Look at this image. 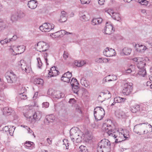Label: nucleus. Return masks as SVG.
<instances>
[{
	"label": "nucleus",
	"instance_id": "nucleus-1",
	"mask_svg": "<svg viewBox=\"0 0 152 152\" xmlns=\"http://www.w3.org/2000/svg\"><path fill=\"white\" fill-rule=\"evenodd\" d=\"M70 137L73 142L76 140L77 143L81 142L83 139L84 135L83 133L80 131L76 132L75 130L72 128L70 131Z\"/></svg>",
	"mask_w": 152,
	"mask_h": 152
},
{
	"label": "nucleus",
	"instance_id": "nucleus-2",
	"mask_svg": "<svg viewBox=\"0 0 152 152\" xmlns=\"http://www.w3.org/2000/svg\"><path fill=\"white\" fill-rule=\"evenodd\" d=\"M105 115V111L102 107H97L94 108V115L97 121L101 120L103 118Z\"/></svg>",
	"mask_w": 152,
	"mask_h": 152
},
{
	"label": "nucleus",
	"instance_id": "nucleus-3",
	"mask_svg": "<svg viewBox=\"0 0 152 152\" xmlns=\"http://www.w3.org/2000/svg\"><path fill=\"white\" fill-rule=\"evenodd\" d=\"M5 76L9 83H15L17 81V77L12 71L7 72Z\"/></svg>",
	"mask_w": 152,
	"mask_h": 152
},
{
	"label": "nucleus",
	"instance_id": "nucleus-4",
	"mask_svg": "<svg viewBox=\"0 0 152 152\" xmlns=\"http://www.w3.org/2000/svg\"><path fill=\"white\" fill-rule=\"evenodd\" d=\"M122 135L121 131L120 133L118 131L113 130L110 136L114 137L115 139V143H117L124 140L122 139V137H123Z\"/></svg>",
	"mask_w": 152,
	"mask_h": 152
},
{
	"label": "nucleus",
	"instance_id": "nucleus-5",
	"mask_svg": "<svg viewBox=\"0 0 152 152\" xmlns=\"http://www.w3.org/2000/svg\"><path fill=\"white\" fill-rule=\"evenodd\" d=\"M133 84L131 83H125L122 90L123 94L126 95H129L132 92L133 90Z\"/></svg>",
	"mask_w": 152,
	"mask_h": 152
},
{
	"label": "nucleus",
	"instance_id": "nucleus-6",
	"mask_svg": "<svg viewBox=\"0 0 152 152\" xmlns=\"http://www.w3.org/2000/svg\"><path fill=\"white\" fill-rule=\"evenodd\" d=\"M54 27V25L53 23H45L39 27V29L42 32H48Z\"/></svg>",
	"mask_w": 152,
	"mask_h": 152
},
{
	"label": "nucleus",
	"instance_id": "nucleus-7",
	"mask_svg": "<svg viewBox=\"0 0 152 152\" xmlns=\"http://www.w3.org/2000/svg\"><path fill=\"white\" fill-rule=\"evenodd\" d=\"M49 48L48 44L43 41L38 42L37 45V48L38 51L41 52L47 51Z\"/></svg>",
	"mask_w": 152,
	"mask_h": 152
},
{
	"label": "nucleus",
	"instance_id": "nucleus-8",
	"mask_svg": "<svg viewBox=\"0 0 152 152\" xmlns=\"http://www.w3.org/2000/svg\"><path fill=\"white\" fill-rule=\"evenodd\" d=\"M18 65L20 67L23 72L27 73H29L31 67L24 60H21L18 63Z\"/></svg>",
	"mask_w": 152,
	"mask_h": 152
},
{
	"label": "nucleus",
	"instance_id": "nucleus-9",
	"mask_svg": "<svg viewBox=\"0 0 152 152\" xmlns=\"http://www.w3.org/2000/svg\"><path fill=\"white\" fill-rule=\"evenodd\" d=\"M98 145L104 149H105V148H110V143L108 140L104 139L102 140L98 143Z\"/></svg>",
	"mask_w": 152,
	"mask_h": 152
},
{
	"label": "nucleus",
	"instance_id": "nucleus-10",
	"mask_svg": "<svg viewBox=\"0 0 152 152\" xmlns=\"http://www.w3.org/2000/svg\"><path fill=\"white\" fill-rule=\"evenodd\" d=\"M102 129L103 131L106 132L109 136H110L113 131V130L112 129L111 126L106 123L103 124Z\"/></svg>",
	"mask_w": 152,
	"mask_h": 152
},
{
	"label": "nucleus",
	"instance_id": "nucleus-11",
	"mask_svg": "<svg viewBox=\"0 0 152 152\" xmlns=\"http://www.w3.org/2000/svg\"><path fill=\"white\" fill-rule=\"evenodd\" d=\"M103 53L105 56L110 57L115 55L116 53L114 49L106 48L103 51Z\"/></svg>",
	"mask_w": 152,
	"mask_h": 152
},
{
	"label": "nucleus",
	"instance_id": "nucleus-12",
	"mask_svg": "<svg viewBox=\"0 0 152 152\" xmlns=\"http://www.w3.org/2000/svg\"><path fill=\"white\" fill-rule=\"evenodd\" d=\"M104 31L105 34L109 35L111 34L114 31L113 25L111 23H107Z\"/></svg>",
	"mask_w": 152,
	"mask_h": 152
},
{
	"label": "nucleus",
	"instance_id": "nucleus-13",
	"mask_svg": "<svg viewBox=\"0 0 152 152\" xmlns=\"http://www.w3.org/2000/svg\"><path fill=\"white\" fill-rule=\"evenodd\" d=\"M142 124H139L135 126L134 128V131L139 134H143V130Z\"/></svg>",
	"mask_w": 152,
	"mask_h": 152
},
{
	"label": "nucleus",
	"instance_id": "nucleus-14",
	"mask_svg": "<svg viewBox=\"0 0 152 152\" xmlns=\"http://www.w3.org/2000/svg\"><path fill=\"white\" fill-rule=\"evenodd\" d=\"M143 134H147L152 131V126L148 123L142 124Z\"/></svg>",
	"mask_w": 152,
	"mask_h": 152
},
{
	"label": "nucleus",
	"instance_id": "nucleus-15",
	"mask_svg": "<svg viewBox=\"0 0 152 152\" xmlns=\"http://www.w3.org/2000/svg\"><path fill=\"white\" fill-rule=\"evenodd\" d=\"M72 76V73L68 71L64 74L61 77V80L64 82L68 83L69 82Z\"/></svg>",
	"mask_w": 152,
	"mask_h": 152
},
{
	"label": "nucleus",
	"instance_id": "nucleus-16",
	"mask_svg": "<svg viewBox=\"0 0 152 152\" xmlns=\"http://www.w3.org/2000/svg\"><path fill=\"white\" fill-rule=\"evenodd\" d=\"M126 99L124 98L116 96L114 98V102L111 104V106H117L118 103L124 102Z\"/></svg>",
	"mask_w": 152,
	"mask_h": 152
},
{
	"label": "nucleus",
	"instance_id": "nucleus-17",
	"mask_svg": "<svg viewBox=\"0 0 152 152\" xmlns=\"http://www.w3.org/2000/svg\"><path fill=\"white\" fill-rule=\"evenodd\" d=\"M59 71L56 69L55 66L52 67L50 68V71L48 73V77H51L56 76L59 74Z\"/></svg>",
	"mask_w": 152,
	"mask_h": 152
},
{
	"label": "nucleus",
	"instance_id": "nucleus-18",
	"mask_svg": "<svg viewBox=\"0 0 152 152\" xmlns=\"http://www.w3.org/2000/svg\"><path fill=\"white\" fill-rule=\"evenodd\" d=\"M136 51L138 53H142L145 52L146 49H147V48L145 46L140 44L136 45H135Z\"/></svg>",
	"mask_w": 152,
	"mask_h": 152
},
{
	"label": "nucleus",
	"instance_id": "nucleus-19",
	"mask_svg": "<svg viewBox=\"0 0 152 152\" xmlns=\"http://www.w3.org/2000/svg\"><path fill=\"white\" fill-rule=\"evenodd\" d=\"M2 111L3 115H9L11 114L13 112V110L10 107H5L3 108Z\"/></svg>",
	"mask_w": 152,
	"mask_h": 152
},
{
	"label": "nucleus",
	"instance_id": "nucleus-20",
	"mask_svg": "<svg viewBox=\"0 0 152 152\" xmlns=\"http://www.w3.org/2000/svg\"><path fill=\"white\" fill-rule=\"evenodd\" d=\"M37 1L36 0H31L29 1L28 3V7L31 9H35L37 5Z\"/></svg>",
	"mask_w": 152,
	"mask_h": 152
},
{
	"label": "nucleus",
	"instance_id": "nucleus-21",
	"mask_svg": "<svg viewBox=\"0 0 152 152\" xmlns=\"http://www.w3.org/2000/svg\"><path fill=\"white\" fill-rule=\"evenodd\" d=\"M117 79V77L115 75H109L105 77L103 79L105 82L115 80Z\"/></svg>",
	"mask_w": 152,
	"mask_h": 152
},
{
	"label": "nucleus",
	"instance_id": "nucleus-22",
	"mask_svg": "<svg viewBox=\"0 0 152 152\" xmlns=\"http://www.w3.org/2000/svg\"><path fill=\"white\" fill-rule=\"evenodd\" d=\"M102 19L101 18H93L91 21V23L93 26L99 25L102 23Z\"/></svg>",
	"mask_w": 152,
	"mask_h": 152
},
{
	"label": "nucleus",
	"instance_id": "nucleus-23",
	"mask_svg": "<svg viewBox=\"0 0 152 152\" xmlns=\"http://www.w3.org/2000/svg\"><path fill=\"white\" fill-rule=\"evenodd\" d=\"M87 15H88L87 13L86 14L82 12H80L79 15L80 20L83 21H86L88 20L87 16Z\"/></svg>",
	"mask_w": 152,
	"mask_h": 152
},
{
	"label": "nucleus",
	"instance_id": "nucleus-24",
	"mask_svg": "<svg viewBox=\"0 0 152 152\" xmlns=\"http://www.w3.org/2000/svg\"><path fill=\"white\" fill-rule=\"evenodd\" d=\"M115 116L118 118H123L125 116V113L121 110H117L115 111Z\"/></svg>",
	"mask_w": 152,
	"mask_h": 152
},
{
	"label": "nucleus",
	"instance_id": "nucleus-25",
	"mask_svg": "<svg viewBox=\"0 0 152 152\" xmlns=\"http://www.w3.org/2000/svg\"><path fill=\"white\" fill-rule=\"evenodd\" d=\"M143 60L142 58H141L140 60L138 62L137 64V67L139 69H144L145 66L146 65V63H145V61Z\"/></svg>",
	"mask_w": 152,
	"mask_h": 152
},
{
	"label": "nucleus",
	"instance_id": "nucleus-26",
	"mask_svg": "<svg viewBox=\"0 0 152 152\" xmlns=\"http://www.w3.org/2000/svg\"><path fill=\"white\" fill-rule=\"evenodd\" d=\"M111 14V17L117 21H119L121 20V17L119 13L116 12H112Z\"/></svg>",
	"mask_w": 152,
	"mask_h": 152
},
{
	"label": "nucleus",
	"instance_id": "nucleus-27",
	"mask_svg": "<svg viewBox=\"0 0 152 152\" xmlns=\"http://www.w3.org/2000/svg\"><path fill=\"white\" fill-rule=\"evenodd\" d=\"M108 59L102 58H97L95 59V61L98 63H106L108 62Z\"/></svg>",
	"mask_w": 152,
	"mask_h": 152
},
{
	"label": "nucleus",
	"instance_id": "nucleus-28",
	"mask_svg": "<svg viewBox=\"0 0 152 152\" xmlns=\"http://www.w3.org/2000/svg\"><path fill=\"white\" fill-rule=\"evenodd\" d=\"M72 90L74 93L77 95H80V91L78 86H72Z\"/></svg>",
	"mask_w": 152,
	"mask_h": 152
},
{
	"label": "nucleus",
	"instance_id": "nucleus-29",
	"mask_svg": "<svg viewBox=\"0 0 152 152\" xmlns=\"http://www.w3.org/2000/svg\"><path fill=\"white\" fill-rule=\"evenodd\" d=\"M9 50L12 52H14L16 54H18V46H16L14 45H11L9 48Z\"/></svg>",
	"mask_w": 152,
	"mask_h": 152
},
{
	"label": "nucleus",
	"instance_id": "nucleus-30",
	"mask_svg": "<svg viewBox=\"0 0 152 152\" xmlns=\"http://www.w3.org/2000/svg\"><path fill=\"white\" fill-rule=\"evenodd\" d=\"M34 83L36 85H42L44 83V80L40 78H35L34 80Z\"/></svg>",
	"mask_w": 152,
	"mask_h": 152
},
{
	"label": "nucleus",
	"instance_id": "nucleus-31",
	"mask_svg": "<svg viewBox=\"0 0 152 152\" xmlns=\"http://www.w3.org/2000/svg\"><path fill=\"white\" fill-rule=\"evenodd\" d=\"M123 137L125 139L129 138V131L126 129L121 130Z\"/></svg>",
	"mask_w": 152,
	"mask_h": 152
},
{
	"label": "nucleus",
	"instance_id": "nucleus-32",
	"mask_svg": "<svg viewBox=\"0 0 152 152\" xmlns=\"http://www.w3.org/2000/svg\"><path fill=\"white\" fill-rule=\"evenodd\" d=\"M140 109V106L137 105L131 107L130 108V110L133 113H134L139 111Z\"/></svg>",
	"mask_w": 152,
	"mask_h": 152
},
{
	"label": "nucleus",
	"instance_id": "nucleus-33",
	"mask_svg": "<svg viewBox=\"0 0 152 152\" xmlns=\"http://www.w3.org/2000/svg\"><path fill=\"white\" fill-rule=\"evenodd\" d=\"M132 50L130 48H125L123 49V53L126 55H129L131 53Z\"/></svg>",
	"mask_w": 152,
	"mask_h": 152
},
{
	"label": "nucleus",
	"instance_id": "nucleus-34",
	"mask_svg": "<svg viewBox=\"0 0 152 152\" xmlns=\"http://www.w3.org/2000/svg\"><path fill=\"white\" fill-rule=\"evenodd\" d=\"M7 27L6 22L0 20V30L4 29Z\"/></svg>",
	"mask_w": 152,
	"mask_h": 152
},
{
	"label": "nucleus",
	"instance_id": "nucleus-35",
	"mask_svg": "<svg viewBox=\"0 0 152 152\" xmlns=\"http://www.w3.org/2000/svg\"><path fill=\"white\" fill-rule=\"evenodd\" d=\"M105 95L103 93L100 94L98 97V100L100 102H102L105 99Z\"/></svg>",
	"mask_w": 152,
	"mask_h": 152
},
{
	"label": "nucleus",
	"instance_id": "nucleus-36",
	"mask_svg": "<svg viewBox=\"0 0 152 152\" xmlns=\"http://www.w3.org/2000/svg\"><path fill=\"white\" fill-rule=\"evenodd\" d=\"M33 116L34 120L38 121L41 118V115L39 113L35 112L34 113Z\"/></svg>",
	"mask_w": 152,
	"mask_h": 152
},
{
	"label": "nucleus",
	"instance_id": "nucleus-37",
	"mask_svg": "<svg viewBox=\"0 0 152 152\" xmlns=\"http://www.w3.org/2000/svg\"><path fill=\"white\" fill-rule=\"evenodd\" d=\"M33 142L30 141H26V143L24 144L25 148L26 149H30L32 148L31 146Z\"/></svg>",
	"mask_w": 152,
	"mask_h": 152
},
{
	"label": "nucleus",
	"instance_id": "nucleus-38",
	"mask_svg": "<svg viewBox=\"0 0 152 152\" xmlns=\"http://www.w3.org/2000/svg\"><path fill=\"white\" fill-rule=\"evenodd\" d=\"M18 54H21L23 53L25 50V47L24 45L18 46Z\"/></svg>",
	"mask_w": 152,
	"mask_h": 152
},
{
	"label": "nucleus",
	"instance_id": "nucleus-39",
	"mask_svg": "<svg viewBox=\"0 0 152 152\" xmlns=\"http://www.w3.org/2000/svg\"><path fill=\"white\" fill-rule=\"evenodd\" d=\"M75 64L77 66L80 67L86 64V62L85 61H76L75 62Z\"/></svg>",
	"mask_w": 152,
	"mask_h": 152
},
{
	"label": "nucleus",
	"instance_id": "nucleus-40",
	"mask_svg": "<svg viewBox=\"0 0 152 152\" xmlns=\"http://www.w3.org/2000/svg\"><path fill=\"white\" fill-rule=\"evenodd\" d=\"M70 83L72 86H78L79 83L78 82L77 79L74 78H73L70 82Z\"/></svg>",
	"mask_w": 152,
	"mask_h": 152
},
{
	"label": "nucleus",
	"instance_id": "nucleus-41",
	"mask_svg": "<svg viewBox=\"0 0 152 152\" xmlns=\"http://www.w3.org/2000/svg\"><path fill=\"white\" fill-rule=\"evenodd\" d=\"M82 91V95L83 97H85L88 96H89V94L88 91L85 89H83Z\"/></svg>",
	"mask_w": 152,
	"mask_h": 152
},
{
	"label": "nucleus",
	"instance_id": "nucleus-42",
	"mask_svg": "<svg viewBox=\"0 0 152 152\" xmlns=\"http://www.w3.org/2000/svg\"><path fill=\"white\" fill-rule=\"evenodd\" d=\"M138 74L139 75L144 77L146 74V71L145 69H140Z\"/></svg>",
	"mask_w": 152,
	"mask_h": 152
},
{
	"label": "nucleus",
	"instance_id": "nucleus-43",
	"mask_svg": "<svg viewBox=\"0 0 152 152\" xmlns=\"http://www.w3.org/2000/svg\"><path fill=\"white\" fill-rule=\"evenodd\" d=\"M18 19L17 14L15 13L12 15L11 18V20L12 22H14L17 21Z\"/></svg>",
	"mask_w": 152,
	"mask_h": 152
},
{
	"label": "nucleus",
	"instance_id": "nucleus-44",
	"mask_svg": "<svg viewBox=\"0 0 152 152\" xmlns=\"http://www.w3.org/2000/svg\"><path fill=\"white\" fill-rule=\"evenodd\" d=\"M80 83L81 84L86 87H88V85L87 83V81L86 80L85 78H82L80 80Z\"/></svg>",
	"mask_w": 152,
	"mask_h": 152
},
{
	"label": "nucleus",
	"instance_id": "nucleus-45",
	"mask_svg": "<svg viewBox=\"0 0 152 152\" xmlns=\"http://www.w3.org/2000/svg\"><path fill=\"white\" fill-rule=\"evenodd\" d=\"M16 14H17L18 18H22L24 17L26 15L25 13L22 11L18 12Z\"/></svg>",
	"mask_w": 152,
	"mask_h": 152
},
{
	"label": "nucleus",
	"instance_id": "nucleus-46",
	"mask_svg": "<svg viewBox=\"0 0 152 152\" xmlns=\"http://www.w3.org/2000/svg\"><path fill=\"white\" fill-rule=\"evenodd\" d=\"M34 104H32L31 105H28L25 106V109H27L28 110H31L32 109L33 107L36 106V102L34 101H33Z\"/></svg>",
	"mask_w": 152,
	"mask_h": 152
},
{
	"label": "nucleus",
	"instance_id": "nucleus-47",
	"mask_svg": "<svg viewBox=\"0 0 152 152\" xmlns=\"http://www.w3.org/2000/svg\"><path fill=\"white\" fill-rule=\"evenodd\" d=\"M80 150L79 152H88L86 147L84 146L81 145L79 147Z\"/></svg>",
	"mask_w": 152,
	"mask_h": 152
},
{
	"label": "nucleus",
	"instance_id": "nucleus-48",
	"mask_svg": "<svg viewBox=\"0 0 152 152\" xmlns=\"http://www.w3.org/2000/svg\"><path fill=\"white\" fill-rule=\"evenodd\" d=\"M37 66L39 69H41V67L42 65L41 59L40 58H37Z\"/></svg>",
	"mask_w": 152,
	"mask_h": 152
},
{
	"label": "nucleus",
	"instance_id": "nucleus-49",
	"mask_svg": "<svg viewBox=\"0 0 152 152\" xmlns=\"http://www.w3.org/2000/svg\"><path fill=\"white\" fill-rule=\"evenodd\" d=\"M14 126H12V127H11V126H10V130H9V131L8 132H7V135L10 134L11 136H12L13 135V132L14 131V130L15 128V127L14 128H13Z\"/></svg>",
	"mask_w": 152,
	"mask_h": 152
},
{
	"label": "nucleus",
	"instance_id": "nucleus-50",
	"mask_svg": "<svg viewBox=\"0 0 152 152\" xmlns=\"http://www.w3.org/2000/svg\"><path fill=\"white\" fill-rule=\"evenodd\" d=\"M142 5H146L148 4V1L145 0H136Z\"/></svg>",
	"mask_w": 152,
	"mask_h": 152
},
{
	"label": "nucleus",
	"instance_id": "nucleus-51",
	"mask_svg": "<svg viewBox=\"0 0 152 152\" xmlns=\"http://www.w3.org/2000/svg\"><path fill=\"white\" fill-rule=\"evenodd\" d=\"M63 142L64 143V145H65L66 148V149H68L69 148V147L70 145V144L69 142L67 140L65 139Z\"/></svg>",
	"mask_w": 152,
	"mask_h": 152
},
{
	"label": "nucleus",
	"instance_id": "nucleus-52",
	"mask_svg": "<svg viewBox=\"0 0 152 152\" xmlns=\"http://www.w3.org/2000/svg\"><path fill=\"white\" fill-rule=\"evenodd\" d=\"M67 20V18L65 16H63L62 15H61L60 17V18L59 20V21L60 22H63L66 21Z\"/></svg>",
	"mask_w": 152,
	"mask_h": 152
},
{
	"label": "nucleus",
	"instance_id": "nucleus-53",
	"mask_svg": "<svg viewBox=\"0 0 152 152\" xmlns=\"http://www.w3.org/2000/svg\"><path fill=\"white\" fill-rule=\"evenodd\" d=\"M69 53L67 51H64L63 55L64 58L65 60H66L69 57Z\"/></svg>",
	"mask_w": 152,
	"mask_h": 152
},
{
	"label": "nucleus",
	"instance_id": "nucleus-54",
	"mask_svg": "<svg viewBox=\"0 0 152 152\" xmlns=\"http://www.w3.org/2000/svg\"><path fill=\"white\" fill-rule=\"evenodd\" d=\"M20 97L21 99H26L27 98L26 95L24 94H20Z\"/></svg>",
	"mask_w": 152,
	"mask_h": 152
},
{
	"label": "nucleus",
	"instance_id": "nucleus-55",
	"mask_svg": "<svg viewBox=\"0 0 152 152\" xmlns=\"http://www.w3.org/2000/svg\"><path fill=\"white\" fill-rule=\"evenodd\" d=\"M10 42H9V39H5L4 40H1L0 42V43L1 45H3Z\"/></svg>",
	"mask_w": 152,
	"mask_h": 152
},
{
	"label": "nucleus",
	"instance_id": "nucleus-56",
	"mask_svg": "<svg viewBox=\"0 0 152 152\" xmlns=\"http://www.w3.org/2000/svg\"><path fill=\"white\" fill-rule=\"evenodd\" d=\"M76 112H77L78 113H82V110L81 108L79 106H77L76 107Z\"/></svg>",
	"mask_w": 152,
	"mask_h": 152
},
{
	"label": "nucleus",
	"instance_id": "nucleus-57",
	"mask_svg": "<svg viewBox=\"0 0 152 152\" xmlns=\"http://www.w3.org/2000/svg\"><path fill=\"white\" fill-rule=\"evenodd\" d=\"M49 105V104L48 102H44L42 104V106L43 107L48 108Z\"/></svg>",
	"mask_w": 152,
	"mask_h": 152
},
{
	"label": "nucleus",
	"instance_id": "nucleus-58",
	"mask_svg": "<svg viewBox=\"0 0 152 152\" xmlns=\"http://www.w3.org/2000/svg\"><path fill=\"white\" fill-rule=\"evenodd\" d=\"M90 0H80L81 3L83 4H88L90 3Z\"/></svg>",
	"mask_w": 152,
	"mask_h": 152
},
{
	"label": "nucleus",
	"instance_id": "nucleus-59",
	"mask_svg": "<svg viewBox=\"0 0 152 152\" xmlns=\"http://www.w3.org/2000/svg\"><path fill=\"white\" fill-rule=\"evenodd\" d=\"M56 93L58 94H60L59 95H58V97L59 98H63L64 96V93L61 92L60 91H57L56 92Z\"/></svg>",
	"mask_w": 152,
	"mask_h": 152
},
{
	"label": "nucleus",
	"instance_id": "nucleus-60",
	"mask_svg": "<svg viewBox=\"0 0 152 152\" xmlns=\"http://www.w3.org/2000/svg\"><path fill=\"white\" fill-rule=\"evenodd\" d=\"M104 149L98 146L97 148V152H104Z\"/></svg>",
	"mask_w": 152,
	"mask_h": 152
},
{
	"label": "nucleus",
	"instance_id": "nucleus-61",
	"mask_svg": "<svg viewBox=\"0 0 152 152\" xmlns=\"http://www.w3.org/2000/svg\"><path fill=\"white\" fill-rule=\"evenodd\" d=\"M17 38V37L16 35H14L12 37V38L9 39V42L13 41L16 40Z\"/></svg>",
	"mask_w": 152,
	"mask_h": 152
},
{
	"label": "nucleus",
	"instance_id": "nucleus-62",
	"mask_svg": "<svg viewBox=\"0 0 152 152\" xmlns=\"http://www.w3.org/2000/svg\"><path fill=\"white\" fill-rule=\"evenodd\" d=\"M48 55V54L47 53H46L45 54H44V57H45V61L46 63V64L47 65H48V58H47V56Z\"/></svg>",
	"mask_w": 152,
	"mask_h": 152
},
{
	"label": "nucleus",
	"instance_id": "nucleus-63",
	"mask_svg": "<svg viewBox=\"0 0 152 152\" xmlns=\"http://www.w3.org/2000/svg\"><path fill=\"white\" fill-rule=\"evenodd\" d=\"M117 87L116 84H114L113 86L111 87V89L112 90V93L114 92V90L117 88Z\"/></svg>",
	"mask_w": 152,
	"mask_h": 152
},
{
	"label": "nucleus",
	"instance_id": "nucleus-64",
	"mask_svg": "<svg viewBox=\"0 0 152 152\" xmlns=\"http://www.w3.org/2000/svg\"><path fill=\"white\" fill-rule=\"evenodd\" d=\"M10 129V127L9 128V126H5L3 129V130L5 131L6 133H7V132H8L9 130Z\"/></svg>",
	"mask_w": 152,
	"mask_h": 152
}]
</instances>
